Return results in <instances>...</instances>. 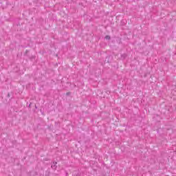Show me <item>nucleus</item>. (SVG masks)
<instances>
[{"mask_svg": "<svg viewBox=\"0 0 176 176\" xmlns=\"http://www.w3.org/2000/svg\"><path fill=\"white\" fill-rule=\"evenodd\" d=\"M105 39H111V36H105Z\"/></svg>", "mask_w": 176, "mask_h": 176, "instance_id": "f257e3e1", "label": "nucleus"}, {"mask_svg": "<svg viewBox=\"0 0 176 176\" xmlns=\"http://www.w3.org/2000/svg\"><path fill=\"white\" fill-rule=\"evenodd\" d=\"M68 94H69V93L67 94V95L68 96Z\"/></svg>", "mask_w": 176, "mask_h": 176, "instance_id": "f03ea898", "label": "nucleus"}]
</instances>
